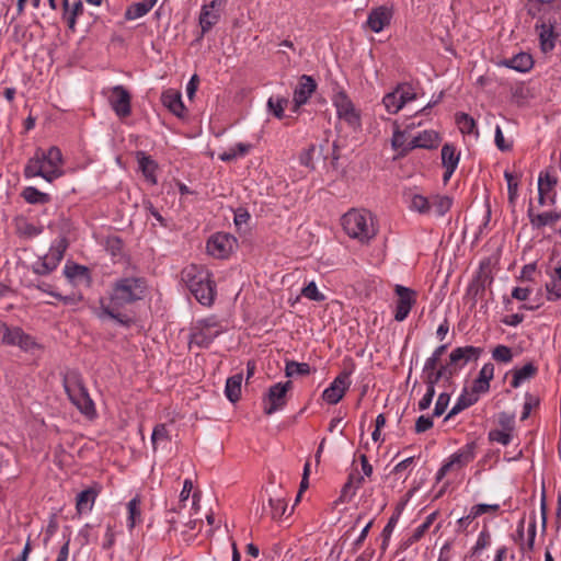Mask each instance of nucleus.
<instances>
[{"mask_svg":"<svg viewBox=\"0 0 561 561\" xmlns=\"http://www.w3.org/2000/svg\"><path fill=\"white\" fill-rule=\"evenodd\" d=\"M316 147L314 145H311L309 148L304 150L299 157V161L301 165H305L306 168L313 169V153H314Z\"/></svg>","mask_w":561,"mask_h":561,"instance_id":"nucleus-60","label":"nucleus"},{"mask_svg":"<svg viewBox=\"0 0 561 561\" xmlns=\"http://www.w3.org/2000/svg\"><path fill=\"white\" fill-rule=\"evenodd\" d=\"M224 5L225 0H211L202 7L198 19L202 31L201 37L219 22Z\"/></svg>","mask_w":561,"mask_h":561,"instance_id":"nucleus-12","label":"nucleus"},{"mask_svg":"<svg viewBox=\"0 0 561 561\" xmlns=\"http://www.w3.org/2000/svg\"><path fill=\"white\" fill-rule=\"evenodd\" d=\"M225 328L216 317L199 319L192 324L190 344L202 348L208 347L216 337L222 334Z\"/></svg>","mask_w":561,"mask_h":561,"instance_id":"nucleus-7","label":"nucleus"},{"mask_svg":"<svg viewBox=\"0 0 561 561\" xmlns=\"http://www.w3.org/2000/svg\"><path fill=\"white\" fill-rule=\"evenodd\" d=\"M140 298V283L138 278H122L114 285L108 304L101 301L102 313L125 323L119 308L131 304Z\"/></svg>","mask_w":561,"mask_h":561,"instance_id":"nucleus-3","label":"nucleus"},{"mask_svg":"<svg viewBox=\"0 0 561 561\" xmlns=\"http://www.w3.org/2000/svg\"><path fill=\"white\" fill-rule=\"evenodd\" d=\"M61 167L62 153L58 147L53 146L48 150L37 148L34 156L27 160L23 174L26 179L41 176L51 183L64 175Z\"/></svg>","mask_w":561,"mask_h":561,"instance_id":"nucleus-1","label":"nucleus"},{"mask_svg":"<svg viewBox=\"0 0 561 561\" xmlns=\"http://www.w3.org/2000/svg\"><path fill=\"white\" fill-rule=\"evenodd\" d=\"M250 150V145L239 142L234 147H231L227 151L219 154V159L224 162H231L239 157L245 156Z\"/></svg>","mask_w":561,"mask_h":561,"instance_id":"nucleus-36","label":"nucleus"},{"mask_svg":"<svg viewBox=\"0 0 561 561\" xmlns=\"http://www.w3.org/2000/svg\"><path fill=\"white\" fill-rule=\"evenodd\" d=\"M456 124L462 134L478 135L474 119L466 113H459L456 115Z\"/></svg>","mask_w":561,"mask_h":561,"instance_id":"nucleus-37","label":"nucleus"},{"mask_svg":"<svg viewBox=\"0 0 561 561\" xmlns=\"http://www.w3.org/2000/svg\"><path fill=\"white\" fill-rule=\"evenodd\" d=\"M21 330L20 327H9L5 322H0V344L15 346Z\"/></svg>","mask_w":561,"mask_h":561,"instance_id":"nucleus-34","label":"nucleus"},{"mask_svg":"<svg viewBox=\"0 0 561 561\" xmlns=\"http://www.w3.org/2000/svg\"><path fill=\"white\" fill-rule=\"evenodd\" d=\"M391 144L394 149L409 150L408 146L405 147V133L400 130L398 126L393 131Z\"/></svg>","mask_w":561,"mask_h":561,"instance_id":"nucleus-61","label":"nucleus"},{"mask_svg":"<svg viewBox=\"0 0 561 561\" xmlns=\"http://www.w3.org/2000/svg\"><path fill=\"white\" fill-rule=\"evenodd\" d=\"M311 371L309 364L298 363L295 360H287L285 366V374L287 377L306 376Z\"/></svg>","mask_w":561,"mask_h":561,"instance_id":"nucleus-39","label":"nucleus"},{"mask_svg":"<svg viewBox=\"0 0 561 561\" xmlns=\"http://www.w3.org/2000/svg\"><path fill=\"white\" fill-rule=\"evenodd\" d=\"M96 499V492L93 489L81 491L76 499V510L79 515L91 512Z\"/></svg>","mask_w":561,"mask_h":561,"instance_id":"nucleus-28","label":"nucleus"},{"mask_svg":"<svg viewBox=\"0 0 561 561\" xmlns=\"http://www.w3.org/2000/svg\"><path fill=\"white\" fill-rule=\"evenodd\" d=\"M108 102L119 118H125L130 114V94L122 85H116L111 90Z\"/></svg>","mask_w":561,"mask_h":561,"instance_id":"nucleus-17","label":"nucleus"},{"mask_svg":"<svg viewBox=\"0 0 561 561\" xmlns=\"http://www.w3.org/2000/svg\"><path fill=\"white\" fill-rule=\"evenodd\" d=\"M504 178L507 182L510 202L514 203V201L517 196V186H518L517 181H516L515 176L513 175V173H511L508 171L504 172Z\"/></svg>","mask_w":561,"mask_h":561,"instance_id":"nucleus-58","label":"nucleus"},{"mask_svg":"<svg viewBox=\"0 0 561 561\" xmlns=\"http://www.w3.org/2000/svg\"><path fill=\"white\" fill-rule=\"evenodd\" d=\"M482 353L480 347L462 346L451 351L449 362L456 365L459 369L462 368L469 360L477 359Z\"/></svg>","mask_w":561,"mask_h":561,"instance_id":"nucleus-21","label":"nucleus"},{"mask_svg":"<svg viewBox=\"0 0 561 561\" xmlns=\"http://www.w3.org/2000/svg\"><path fill=\"white\" fill-rule=\"evenodd\" d=\"M447 345H440L438 346L432 355L425 360L424 367H427V369L437 368V365L440 360V357L446 352Z\"/></svg>","mask_w":561,"mask_h":561,"instance_id":"nucleus-56","label":"nucleus"},{"mask_svg":"<svg viewBox=\"0 0 561 561\" xmlns=\"http://www.w3.org/2000/svg\"><path fill=\"white\" fill-rule=\"evenodd\" d=\"M527 214L531 226L536 229H540L546 226H552L561 219L560 213L547 211L541 214H535L531 207L528 208Z\"/></svg>","mask_w":561,"mask_h":561,"instance_id":"nucleus-24","label":"nucleus"},{"mask_svg":"<svg viewBox=\"0 0 561 561\" xmlns=\"http://www.w3.org/2000/svg\"><path fill=\"white\" fill-rule=\"evenodd\" d=\"M21 197L31 205H45L51 199L49 194L41 192L34 186L24 187Z\"/></svg>","mask_w":561,"mask_h":561,"instance_id":"nucleus-30","label":"nucleus"},{"mask_svg":"<svg viewBox=\"0 0 561 561\" xmlns=\"http://www.w3.org/2000/svg\"><path fill=\"white\" fill-rule=\"evenodd\" d=\"M374 520L367 523V525L362 529L359 536L353 541L351 552L355 553L366 540L369 529L373 526Z\"/></svg>","mask_w":561,"mask_h":561,"instance_id":"nucleus-59","label":"nucleus"},{"mask_svg":"<svg viewBox=\"0 0 561 561\" xmlns=\"http://www.w3.org/2000/svg\"><path fill=\"white\" fill-rule=\"evenodd\" d=\"M398 92V99H400L401 104L404 106L408 102H411L416 99V93L410 84H399L396 88Z\"/></svg>","mask_w":561,"mask_h":561,"instance_id":"nucleus-48","label":"nucleus"},{"mask_svg":"<svg viewBox=\"0 0 561 561\" xmlns=\"http://www.w3.org/2000/svg\"><path fill=\"white\" fill-rule=\"evenodd\" d=\"M439 371L442 373V376H443V382L444 385L446 386H449L451 383V379L453 377L458 373L459 368L451 364V362H449L448 364L446 365H442L439 368Z\"/></svg>","mask_w":561,"mask_h":561,"instance_id":"nucleus-54","label":"nucleus"},{"mask_svg":"<svg viewBox=\"0 0 561 561\" xmlns=\"http://www.w3.org/2000/svg\"><path fill=\"white\" fill-rule=\"evenodd\" d=\"M16 232L22 237L33 238L38 236L42 230L35 227L33 224L22 220L16 224Z\"/></svg>","mask_w":561,"mask_h":561,"instance_id":"nucleus-47","label":"nucleus"},{"mask_svg":"<svg viewBox=\"0 0 561 561\" xmlns=\"http://www.w3.org/2000/svg\"><path fill=\"white\" fill-rule=\"evenodd\" d=\"M105 250L113 256L122 255L123 242L117 237H108L105 241Z\"/></svg>","mask_w":561,"mask_h":561,"instance_id":"nucleus-52","label":"nucleus"},{"mask_svg":"<svg viewBox=\"0 0 561 561\" xmlns=\"http://www.w3.org/2000/svg\"><path fill=\"white\" fill-rule=\"evenodd\" d=\"M342 226L348 237L368 243L377 234L374 216L365 209H351L342 217Z\"/></svg>","mask_w":561,"mask_h":561,"instance_id":"nucleus-5","label":"nucleus"},{"mask_svg":"<svg viewBox=\"0 0 561 561\" xmlns=\"http://www.w3.org/2000/svg\"><path fill=\"white\" fill-rule=\"evenodd\" d=\"M548 291V300H556L561 298V279L557 276L556 279L546 285Z\"/></svg>","mask_w":561,"mask_h":561,"instance_id":"nucleus-57","label":"nucleus"},{"mask_svg":"<svg viewBox=\"0 0 561 561\" xmlns=\"http://www.w3.org/2000/svg\"><path fill=\"white\" fill-rule=\"evenodd\" d=\"M160 172L159 164L151 159L149 156H145L142 153V176L146 182L151 185H156L158 183V174Z\"/></svg>","mask_w":561,"mask_h":561,"instance_id":"nucleus-32","label":"nucleus"},{"mask_svg":"<svg viewBox=\"0 0 561 561\" xmlns=\"http://www.w3.org/2000/svg\"><path fill=\"white\" fill-rule=\"evenodd\" d=\"M139 496L136 495L133 500H130L127 504V526L131 530L136 526V518L140 514L138 508Z\"/></svg>","mask_w":561,"mask_h":561,"instance_id":"nucleus-44","label":"nucleus"},{"mask_svg":"<svg viewBox=\"0 0 561 561\" xmlns=\"http://www.w3.org/2000/svg\"><path fill=\"white\" fill-rule=\"evenodd\" d=\"M182 279L199 304L210 306L214 302L216 285L206 267L192 264L183 270Z\"/></svg>","mask_w":561,"mask_h":561,"instance_id":"nucleus-4","label":"nucleus"},{"mask_svg":"<svg viewBox=\"0 0 561 561\" xmlns=\"http://www.w3.org/2000/svg\"><path fill=\"white\" fill-rule=\"evenodd\" d=\"M350 373H341L331 385L323 391L322 398L329 404L339 403L351 386Z\"/></svg>","mask_w":561,"mask_h":561,"instance_id":"nucleus-16","label":"nucleus"},{"mask_svg":"<svg viewBox=\"0 0 561 561\" xmlns=\"http://www.w3.org/2000/svg\"><path fill=\"white\" fill-rule=\"evenodd\" d=\"M270 515L273 519L280 518L287 510V503L284 497H270Z\"/></svg>","mask_w":561,"mask_h":561,"instance_id":"nucleus-42","label":"nucleus"},{"mask_svg":"<svg viewBox=\"0 0 561 561\" xmlns=\"http://www.w3.org/2000/svg\"><path fill=\"white\" fill-rule=\"evenodd\" d=\"M382 103L390 114H396L403 107L396 90L386 94L382 99Z\"/></svg>","mask_w":561,"mask_h":561,"instance_id":"nucleus-43","label":"nucleus"},{"mask_svg":"<svg viewBox=\"0 0 561 561\" xmlns=\"http://www.w3.org/2000/svg\"><path fill=\"white\" fill-rule=\"evenodd\" d=\"M64 7V19L67 22L68 27L71 31H75L76 20L79 15L83 13V3L81 0H77L70 7L69 0H62Z\"/></svg>","mask_w":561,"mask_h":561,"instance_id":"nucleus-29","label":"nucleus"},{"mask_svg":"<svg viewBox=\"0 0 561 561\" xmlns=\"http://www.w3.org/2000/svg\"><path fill=\"white\" fill-rule=\"evenodd\" d=\"M394 293L398 296L394 319L399 322H402L407 319L411 308L416 302V291L402 285H396Z\"/></svg>","mask_w":561,"mask_h":561,"instance_id":"nucleus-14","label":"nucleus"},{"mask_svg":"<svg viewBox=\"0 0 561 561\" xmlns=\"http://www.w3.org/2000/svg\"><path fill=\"white\" fill-rule=\"evenodd\" d=\"M333 104L336 108L339 118L345 121L352 127L359 126V114L355 110L353 102L344 92H339L334 95Z\"/></svg>","mask_w":561,"mask_h":561,"instance_id":"nucleus-13","label":"nucleus"},{"mask_svg":"<svg viewBox=\"0 0 561 561\" xmlns=\"http://www.w3.org/2000/svg\"><path fill=\"white\" fill-rule=\"evenodd\" d=\"M317 89V82L311 76L302 75L293 95V112H298L306 104Z\"/></svg>","mask_w":561,"mask_h":561,"instance_id":"nucleus-15","label":"nucleus"},{"mask_svg":"<svg viewBox=\"0 0 561 561\" xmlns=\"http://www.w3.org/2000/svg\"><path fill=\"white\" fill-rule=\"evenodd\" d=\"M291 388V381L277 382L270 387L268 392L264 399L265 414H273L282 410L286 404V393Z\"/></svg>","mask_w":561,"mask_h":561,"instance_id":"nucleus-11","label":"nucleus"},{"mask_svg":"<svg viewBox=\"0 0 561 561\" xmlns=\"http://www.w3.org/2000/svg\"><path fill=\"white\" fill-rule=\"evenodd\" d=\"M460 153L451 144H445L442 148V164L445 169L443 174L444 183H447L458 167Z\"/></svg>","mask_w":561,"mask_h":561,"instance_id":"nucleus-19","label":"nucleus"},{"mask_svg":"<svg viewBox=\"0 0 561 561\" xmlns=\"http://www.w3.org/2000/svg\"><path fill=\"white\" fill-rule=\"evenodd\" d=\"M506 68L514 69L518 72H527L531 69L534 61L533 57L527 53H519L514 57L506 58L501 62Z\"/></svg>","mask_w":561,"mask_h":561,"instance_id":"nucleus-25","label":"nucleus"},{"mask_svg":"<svg viewBox=\"0 0 561 561\" xmlns=\"http://www.w3.org/2000/svg\"><path fill=\"white\" fill-rule=\"evenodd\" d=\"M162 102L165 107L170 110L178 117H183L185 107L182 102V96L179 92L169 90L162 94Z\"/></svg>","mask_w":561,"mask_h":561,"instance_id":"nucleus-27","label":"nucleus"},{"mask_svg":"<svg viewBox=\"0 0 561 561\" xmlns=\"http://www.w3.org/2000/svg\"><path fill=\"white\" fill-rule=\"evenodd\" d=\"M556 184L557 179L550 175L549 172H540L538 178V190H540L541 187L542 191H545V193L549 194V192L552 191Z\"/></svg>","mask_w":561,"mask_h":561,"instance_id":"nucleus-53","label":"nucleus"},{"mask_svg":"<svg viewBox=\"0 0 561 561\" xmlns=\"http://www.w3.org/2000/svg\"><path fill=\"white\" fill-rule=\"evenodd\" d=\"M537 373V367L528 363L524 365L522 368L516 369L514 371L513 380H512V387L518 388L524 381L533 378Z\"/></svg>","mask_w":561,"mask_h":561,"instance_id":"nucleus-35","label":"nucleus"},{"mask_svg":"<svg viewBox=\"0 0 561 561\" xmlns=\"http://www.w3.org/2000/svg\"><path fill=\"white\" fill-rule=\"evenodd\" d=\"M453 199L446 195H433L430 197L431 213L435 216H444L451 207Z\"/></svg>","mask_w":561,"mask_h":561,"instance_id":"nucleus-33","label":"nucleus"},{"mask_svg":"<svg viewBox=\"0 0 561 561\" xmlns=\"http://www.w3.org/2000/svg\"><path fill=\"white\" fill-rule=\"evenodd\" d=\"M242 380V374H236L229 377L226 381L225 394L227 399L232 403L237 402L241 397Z\"/></svg>","mask_w":561,"mask_h":561,"instance_id":"nucleus-31","label":"nucleus"},{"mask_svg":"<svg viewBox=\"0 0 561 561\" xmlns=\"http://www.w3.org/2000/svg\"><path fill=\"white\" fill-rule=\"evenodd\" d=\"M529 12L537 16L535 28L538 33L540 48L543 53L551 51L556 45V28L560 22V13L550 1L535 0Z\"/></svg>","mask_w":561,"mask_h":561,"instance_id":"nucleus-2","label":"nucleus"},{"mask_svg":"<svg viewBox=\"0 0 561 561\" xmlns=\"http://www.w3.org/2000/svg\"><path fill=\"white\" fill-rule=\"evenodd\" d=\"M289 100L283 96H271L267 100V107L275 117L282 119L284 117L285 107L288 105Z\"/></svg>","mask_w":561,"mask_h":561,"instance_id":"nucleus-40","label":"nucleus"},{"mask_svg":"<svg viewBox=\"0 0 561 561\" xmlns=\"http://www.w3.org/2000/svg\"><path fill=\"white\" fill-rule=\"evenodd\" d=\"M479 400V396L472 390L463 389L462 393L458 397L457 402L446 415L445 420H449L453 416L460 413L462 410L471 407Z\"/></svg>","mask_w":561,"mask_h":561,"instance_id":"nucleus-26","label":"nucleus"},{"mask_svg":"<svg viewBox=\"0 0 561 561\" xmlns=\"http://www.w3.org/2000/svg\"><path fill=\"white\" fill-rule=\"evenodd\" d=\"M151 443L153 446V449H157L158 446L162 443H168V431L164 425L160 424L157 425L153 428L152 435H151Z\"/></svg>","mask_w":561,"mask_h":561,"instance_id":"nucleus-50","label":"nucleus"},{"mask_svg":"<svg viewBox=\"0 0 561 561\" xmlns=\"http://www.w3.org/2000/svg\"><path fill=\"white\" fill-rule=\"evenodd\" d=\"M15 346L27 353L42 350L41 344H38L32 335L25 333L23 330H21Z\"/></svg>","mask_w":561,"mask_h":561,"instance_id":"nucleus-38","label":"nucleus"},{"mask_svg":"<svg viewBox=\"0 0 561 561\" xmlns=\"http://www.w3.org/2000/svg\"><path fill=\"white\" fill-rule=\"evenodd\" d=\"M392 19V9L386 5L374 8L367 18V26L375 33L381 32L390 24Z\"/></svg>","mask_w":561,"mask_h":561,"instance_id":"nucleus-18","label":"nucleus"},{"mask_svg":"<svg viewBox=\"0 0 561 561\" xmlns=\"http://www.w3.org/2000/svg\"><path fill=\"white\" fill-rule=\"evenodd\" d=\"M449 401H450V394L448 392H442L436 400L433 415L434 416L443 415L449 404Z\"/></svg>","mask_w":561,"mask_h":561,"instance_id":"nucleus-55","label":"nucleus"},{"mask_svg":"<svg viewBox=\"0 0 561 561\" xmlns=\"http://www.w3.org/2000/svg\"><path fill=\"white\" fill-rule=\"evenodd\" d=\"M64 273L67 278L75 279L78 277L88 276L89 270L83 265L67 263L65 265Z\"/></svg>","mask_w":561,"mask_h":561,"instance_id":"nucleus-46","label":"nucleus"},{"mask_svg":"<svg viewBox=\"0 0 561 561\" xmlns=\"http://www.w3.org/2000/svg\"><path fill=\"white\" fill-rule=\"evenodd\" d=\"M433 427V420L430 416L421 415L415 422V432L417 434L424 433Z\"/></svg>","mask_w":561,"mask_h":561,"instance_id":"nucleus-64","label":"nucleus"},{"mask_svg":"<svg viewBox=\"0 0 561 561\" xmlns=\"http://www.w3.org/2000/svg\"><path fill=\"white\" fill-rule=\"evenodd\" d=\"M67 247L66 239H60L56 244H53L47 254L32 264V272L41 276L49 275L61 262Z\"/></svg>","mask_w":561,"mask_h":561,"instance_id":"nucleus-8","label":"nucleus"},{"mask_svg":"<svg viewBox=\"0 0 561 561\" xmlns=\"http://www.w3.org/2000/svg\"><path fill=\"white\" fill-rule=\"evenodd\" d=\"M489 438L491 440H494V442H497L504 446L508 445L511 443V435L510 433L505 432V431H491L489 433Z\"/></svg>","mask_w":561,"mask_h":561,"instance_id":"nucleus-63","label":"nucleus"},{"mask_svg":"<svg viewBox=\"0 0 561 561\" xmlns=\"http://www.w3.org/2000/svg\"><path fill=\"white\" fill-rule=\"evenodd\" d=\"M435 518V514H431L426 517L425 522H423L421 525H419L412 535V538L414 540H419L423 537V535L427 531L430 526L432 525L433 520Z\"/></svg>","mask_w":561,"mask_h":561,"instance_id":"nucleus-62","label":"nucleus"},{"mask_svg":"<svg viewBox=\"0 0 561 561\" xmlns=\"http://www.w3.org/2000/svg\"><path fill=\"white\" fill-rule=\"evenodd\" d=\"M411 208L421 214L431 213L430 198L415 194L411 198Z\"/></svg>","mask_w":561,"mask_h":561,"instance_id":"nucleus-45","label":"nucleus"},{"mask_svg":"<svg viewBox=\"0 0 561 561\" xmlns=\"http://www.w3.org/2000/svg\"><path fill=\"white\" fill-rule=\"evenodd\" d=\"M492 357L500 363H510L513 358V354L508 346L497 345L492 352Z\"/></svg>","mask_w":561,"mask_h":561,"instance_id":"nucleus-51","label":"nucleus"},{"mask_svg":"<svg viewBox=\"0 0 561 561\" xmlns=\"http://www.w3.org/2000/svg\"><path fill=\"white\" fill-rule=\"evenodd\" d=\"M423 380L426 385V389L435 391V386L443 380L442 373L438 368L427 369V367H423Z\"/></svg>","mask_w":561,"mask_h":561,"instance_id":"nucleus-41","label":"nucleus"},{"mask_svg":"<svg viewBox=\"0 0 561 561\" xmlns=\"http://www.w3.org/2000/svg\"><path fill=\"white\" fill-rule=\"evenodd\" d=\"M64 388L69 400L87 417L95 415L94 402L83 385L81 375L77 370H70L64 376Z\"/></svg>","mask_w":561,"mask_h":561,"instance_id":"nucleus-6","label":"nucleus"},{"mask_svg":"<svg viewBox=\"0 0 561 561\" xmlns=\"http://www.w3.org/2000/svg\"><path fill=\"white\" fill-rule=\"evenodd\" d=\"M301 295L313 301H323L325 299L324 295L319 291L314 282H310L305 286L301 290Z\"/></svg>","mask_w":561,"mask_h":561,"instance_id":"nucleus-49","label":"nucleus"},{"mask_svg":"<svg viewBox=\"0 0 561 561\" xmlns=\"http://www.w3.org/2000/svg\"><path fill=\"white\" fill-rule=\"evenodd\" d=\"M440 142L438 134L434 130H424L415 136L409 144L408 149L424 148L433 149L436 148Z\"/></svg>","mask_w":561,"mask_h":561,"instance_id":"nucleus-23","label":"nucleus"},{"mask_svg":"<svg viewBox=\"0 0 561 561\" xmlns=\"http://www.w3.org/2000/svg\"><path fill=\"white\" fill-rule=\"evenodd\" d=\"M198 495L196 493L193 494V500L191 507L182 508L179 507L178 511H175L168 519L171 527L174 530H178L179 528H183V533L186 530H194L197 528V525L202 524V520L198 518H192L191 511H195L197 513L198 510Z\"/></svg>","mask_w":561,"mask_h":561,"instance_id":"nucleus-9","label":"nucleus"},{"mask_svg":"<svg viewBox=\"0 0 561 561\" xmlns=\"http://www.w3.org/2000/svg\"><path fill=\"white\" fill-rule=\"evenodd\" d=\"M476 457V443L471 442L459 448L448 458V466L454 469H460L471 462Z\"/></svg>","mask_w":561,"mask_h":561,"instance_id":"nucleus-20","label":"nucleus"},{"mask_svg":"<svg viewBox=\"0 0 561 561\" xmlns=\"http://www.w3.org/2000/svg\"><path fill=\"white\" fill-rule=\"evenodd\" d=\"M237 240L229 233L218 232L209 238L207 252L216 259H226L236 247Z\"/></svg>","mask_w":561,"mask_h":561,"instance_id":"nucleus-10","label":"nucleus"},{"mask_svg":"<svg viewBox=\"0 0 561 561\" xmlns=\"http://www.w3.org/2000/svg\"><path fill=\"white\" fill-rule=\"evenodd\" d=\"M494 376V365L492 363H486L482 366L479 371L477 379L473 381L471 390L476 394L485 393L490 389V381Z\"/></svg>","mask_w":561,"mask_h":561,"instance_id":"nucleus-22","label":"nucleus"}]
</instances>
